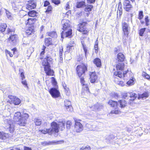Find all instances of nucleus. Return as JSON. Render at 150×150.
I'll list each match as a JSON object with an SVG mask.
<instances>
[{
    "mask_svg": "<svg viewBox=\"0 0 150 150\" xmlns=\"http://www.w3.org/2000/svg\"><path fill=\"white\" fill-rule=\"evenodd\" d=\"M52 59L49 55H47L46 57L45 58L42 62L43 65L44 71L47 75L48 76H53L54 72L50 68V64L52 63Z\"/></svg>",
    "mask_w": 150,
    "mask_h": 150,
    "instance_id": "1",
    "label": "nucleus"
},
{
    "mask_svg": "<svg viewBox=\"0 0 150 150\" xmlns=\"http://www.w3.org/2000/svg\"><path fill=\"white\" fill-rule=\"evenodd\" d=\"M29 117V115L27 113H23L21 115L20 112H17L14 114V119L18 122L17 124L20 126H24Z\"/></svg>",
    "mask_w": 150,
    "mask_h": 150,
    "instance_id": "2",
    "label": "nucleus"
},
{
    "mask_svg": "<svg viewBox=\"0 0 150 150\" xmlns=\"http://www.w3.org/2000/svg\"><path fill=\"white\" fill-rule=\"evenodd\" d=\"M87 70V67L84 64H82L78 65L76 67L77 74L79 77L83 76L86 71Z\"/></svg>",
    "mask_w": 150,
    "mask_h": 150,
    "instance_id": "3",
    "label": "nucleus"
},
{
    "mask_svg": "<svg viewBox=\"0 0 150 150\" xmlns=\"http://www.w3.org/2000/svg\"><path fill=\"white\" fill-rule=\"evenodd\" d=\"M125 67V64L123 63H118L116 65L117 71L114 73V75L117 76L120 78L122 77V74L120 72L123 70Z\"/></svg>",
    "mask_w": 150,
    "mask_h": 150,
    "instance_id": "4",
    "label": "nucleus"
},
{
    "mask_svg": "<svg viewBox=\"0 0 150 150\" xmlns=\"http://www.w3.org/2000/svg\"><path fill=\"white\" fill-rule=\"evenodd\" d=\"M5 124L7 125L9 129V131L11 133L13 132L15 129V125L14 122L12 120L8 118V117H6L4 120Z\"/></svg>",
    "mask_w": 150,
    "mask_h": 150,
    "instance_id": "5",
    "label": "nucleus"
},
{
    "mask_svg": "<svg viewBox=\"0 0 150 150\" xmlns=\"http://www.w3.org/2000/svg\"><path fill=\"white\" fill-rule=\"evenodd\" d=\"M122 28L124 34L123 36V39L125 40L127 38L129 34L128 30L129 28V25L125 22L122 23Z\"/></svg>",
    "mask_w": 150,
    "mask_h": 150,
    "instance_id": "6",
    "label": "nucleus"
},
{
    "mask_svg": "<svg viewBox=\"0 0 150 150\" xmlns=\"http://www.w3.org/2000/svg\"><path fill=\"white\" fill-rule=\"evenodd\" d=\"M75 125H74V130L77 132H80L83 130V125L79 122L81 121L80 120L74 119Z\"/></svg>",
    "mask_w": 150,
    "mask_h": 150,
    "instance_id": "7",
    "label": "nucleus"
},
{
    "mask_svg": "<svg viewBox=\"0 0 150 150\" xmlns=\"http://www.w3.org/2000/svg\"><path fill=\"white\" fill-rule=\"evenodd\" d=\"M49 92L53 98H57L60 96V93L57 88H51L49 90Z\"/></svg>",
    "mask_w": 150,
    "mask_h": 150,
    "instance_id": "8",
    "label": "nucleus"
},
{
    "mask_svg": "<svg viewBox=\"0 0 150 150\" xmlns=\"http://www.w3.org/2000/svg\"><path fill=\"white\" fill-rule=\"evenodd\" d=\"M51 128L49 129V131L52 134L53 133H57L59 132V127L58 124L55 122H52L51 124Z\"/></svg>",
    "mask_w": 150,
    "mask_h": 150,
    "instance_id": "9",
    "label": "nucleus"
},
{
    "mask_svg": "<svg viewBox=\"0 0 150 150\" xmlns=\"http://www.w3.org/2000/svg\"><path fill=\"white\" fill-rule=\"evenodd\" d=\"M123 7L124 9L127 11H129L132 7L129 0H125L123 3Z\"/></svg>",
    "mask_w": 150,
    "mask_h": 150,
    "instance_id": "10",
    "label": "nucleus"
},
{
    "mask_svg": "<svg viewBox=\"0 0 150 150\" xmlns=\"http://www.w3.org/2000/svg\"><path fill=\"white\" fill-rule=\"evenodd\" d=\"M64 141L61 140L59 141H52L48 142H44L42 143V144L43 145H51L54 144H59L63 143Z\"/></svg>",
    "mask_w": 150,
    "mask_h": 150,
    "instance_id": "11",
    "label": "nucleus"
},
{
    "mask_svg": "<svg viewBox=\"0 0 150 150\" xmlns=\"http://www.w3.org/2000/svg\"><path fill=\"white\" fill-rule=\"evenodd\" d=\"M8 97L12 101L15 105H18L21 103V101L20 99L16 97L9 96H8Z\"/></svg>",
    "mask_w": 150,
    "mask_h": 150,
    "instance_id": "12",
    "label": "nucleus"
},
{
    "mask_svg": "<svg viewBox=\"0 0 150 150\" xmlns=\"http://www.w3.org/2000/svg\"><path fill=\"white\" fill-rule=\"evenodd\" d=\"M75 46V44L74 41L73 40L71 41L67 46V51L69 52L72 51L74 49Z\"/></svg>",
    "mask_w": 150,
    "mask_h": 150,
    "instance_id": "13",
    "label": "nucleus"
},
{
    "mask_svg": "<svg viewBox=\"0 0 150 150\" xmlns=\"http://www.w3.org/2000/svg\"><path fill=\"white\" fill-rule=\"evenodd\" d=\"M90 80L91 83H95L97 79V76L95 72H92L90 73Z\"/></svg>",
    "mask_w": 150,
    "mask_h": 150,
    "instance_id": "14",
    "label": "nucleus"
},
{
    "mask_svg": "<svg viewBox=\"0 0 150 150\" xmlns=\"http://www.w3.org/2000/svg\"><path fill=\"white\" fill-rule=\"evenodd\" d=\"M9 136V135L8 133H5L3 132H0V142L4 141Z\"/></svg>",
    "mask_w": 150,
    "mask_h": 150,
    "instance_id": "15",
    "label": "nucleus"
},
{
    "mask_svg": "<svg viewBox=\"0 0 150 150\" xmlns=\"http://www.w3.org/2000/svg\"><path fill=\"white\" fill-rule=\"evenodd\" d=\"M27 5L26 8L29 10L34 9L36 7V4L34 1H30Z\"/></svg>",
    "mask_w": 150,
    "mask_h": 150,
    "instance_id": "16",
    "label": "nucleus"
},
{
    "mask_svg": "<svg viewBox=\"0 0 150 150\" xmlns=\"http://www.w3.org/2000/svg\"><path fill=\"white\" fill-rule=\"evenodd\" d=\"M86 23L83 22L81 24H79V27L78 29V30L80 32H84V34H86V28L85 26Z\"/></svg>",
    "mask_w": 150,
    "mask_h": 150,
    "instance_id": "17",
    "label": "nucleus"
},
{
    "mask_svg": "<svg viewBox=\"0 0 150 150\" xmlns=\"http://www.w3.org/2000/svg\"><path fill=\"white\" fill-rule=\"evenodd\" d=\"M64 105L67 110L68 111L72 110V108L71 106V102L68 100H66L64 101Z\"/></svg>",
    "mask_w": 150,
    "mask_h": 150,
    "instance_id": "18",
    "label": "nucleus"
},
{
    "mask_svg": "<svg viewBox=\"0 0 150 150\" xmlns=\"http://www.w3.org/2000/svg\"><path fill=\"white\" fill-rule=\"evenodd\" d=\"M58 125L59 127V129L61 130H63L65 128V121L64 119H61L58 120Z\"/></svg>",
    "mask_w": 150,
    "mask_h": 150,
    "instance_id": "19",
    "label": "nucleus"
},
{
    "mask_svg": "<svg viewBox=\"0 0 150 150\" xmlns=\"http://www.w3.org/2000/svg\"><path fill=\"white\" fill-rule=\"evenodd\" d=\"M72 30L71 29H69V30L65 32V33L64 34V32L62 31L61 33V38H63V36L65 37H69L72 34Z\"/></svg>",
    "mask_w": 150,
    "mask_h": 150,
    "instance_id": "20",
    "label": "nucleus"
},
{
    "mask_svg": "<svg viewBox=\"0 0 150 150\" xmlns=\"http://www.w3.org/2000/svg\"><path fill=\"white\" fill-rule=\"evenodd\" d=\"M125 59L124 55L121 53H119L117 55V60L119 62H123Z\"/></svg>",
    "mask_w": 150,
    "mask_h": 150,
    "instance_id": "21",
    "label": "nucleus"
},
{
    "mask_svg": "<svg viewBox=\"0 0 150 150\" xmlns=\"http://www.w3.org/2000/svg\"><path fill=\"white\" fill-rule=\"evenodd\" d=\"M63 28L62 29L65 30H68L69 29H70V24H69V21L68 20H65V22L63 26Z\"/></svg>",
    "mask_w": 150,
    "mask_h": 150,
    "instance_id": "22",
    "label": "nucleus"
},
{
    "mask_svg": "<svg viewBox=\"0 0 150 150\" xmlns=\"http://www.w3.org/2000/svg\"><path fill=\"white\" fill-rule=\"evenodd\" d=\"M129 103L130 104L131 103V101L134 100L137 97V95L135 93L131 92L129 93Z\"/></svg>",
    "mask_w": 150,
    "mask_h": 150,
    "instance_id": "23",
    "label": "nucleus"
},
{
    "mask_svg": "<svg viewBox=\"0 0 150 150\" xmlns=\"http://www.w3.org/2000/svg\"><path fill=\"white\" fill-rule=\"evenodd\" d=\"M12 52H11L8 50L6 49L5 50V52L7 56V54H8L11 57H12L13 56V54H14L16 52V49L15 48H13L11 50Z\"/></svg>",
    "mask_w": 150,
    "mask_h": 150,
    "instance_id": "24",
    "label": "nucleus"
},
{
    "mask_svg": "<svg viewBox=\"0 0 150 150\" xmlns=\"http://www.w3.org/2000/svg\"><path fill=\"white\" fill-rule=\"evenodd\" d=\"M36 19L35 18H28L26 22V25H32V24H34L35 21H36Z\"/></svg>",
    "mask_w": 150,
    "mask_h": 150,
    "instance_id": "25",
    "label": "nucleus"
},
{
    "mask_svg": "<svg viewBox=\"0 0 150 150\" xmlns=\"http://www.w3.org/2000/svg\"><path fill=\"white\" fill-rule=\"evenodd\" d=\"M126 101L124 100H119L118 103H117V105L119 106V105H120V106L121 108L125 107L126 106Z\"/></svg>",
    "mask_w": 150,
    "mask_h": 150,
    "instance_id": "26",
    "label": "nucleus"
},
{
    "mask_svg": "<svg viewBox=\"0 0 150 150\" xmlns=\"http://www.w3.org/2000/svg\"><path fill=\"white\" fill-rule=\"evenodd\" d=\"M94 63L98 67H100L101 66V62L100 59L97 58L94 59L93 61Z\"/></svg>",
    "mask_w": 150,
    "mask_h": 150,
    "instance_id": "27",
    "label": "nucleus"
},
{
    "mask_svg": "<svg viewBox=\"0 0 150 150\" xmlns=\"http://www.w3.org/2000/svg\"><path fill=\"white\" fill-rule=\"evenodd\" d=\"M122 6L121 2L119 3L118 9L119 10V12L117 11V17H118V15H119V18H120L122 14Z\"/></svg>",
    "mask_w": 150,
    "mask_h": 150,
    "instance_id": "28",
    "label": "nucleus"
},
{
    "mask_svg": "<svg viewBox=\"0 0 150 150\" xmlns=\"http://www.w3.org/2000/svg\"><path fill=\"white\" fill-rule=\"evenodd\" d=\"M108 104L112 107H117L118 105L117 102L112 100H109Z\"/></svg>",
    "mask_w": 150,
    "mask_h": 150,
    "instance_id": "29",
    "label": "nucleus"
},
{
    "mask_svg": "<svg viewBox=\"0 0 150 150\" xmlns=\"http://www.w3.org/2000/svg\"><path fill=\"white\" fill-rule=\"evenodd\" d=\"M17 38L16 35L13 34L11 35H10L9 38H8V40L9 41H11L13 42H14L15 40H16V39Z\"/></svg>",
    "mask_w": 150,
    "mask_h": 150,
    "instance_id": "30",
    "label": "nucleus"
},
{
    "mask_svg": "<svg viewBox=\"0 0 150 150\" xmlns=\"http://www.w3.org/2000/svg\"><path fill=\"white\" fill-rule=\"evenodd\" d=\"M47 33L49 36L52 38H55L57 36V34L56 32L54 31L48 32Z\"/></svg>",
    "mask_w": 150,
    "mask_h": 150,
    "instance_id": "31",
    "label": "nucleus"
},
{
    "mask_svg": "<svg viewBox=\"0 0 150 150\" xmlns=\"http://www.w3.org/2000/svg\"><path fill=\"white\" fill-rule=\"evenodd\" d=\"M33 27H31L28 28L26 30L25 32L28 35H30L32 33H33Z\"/></svg>",
    "mask_w": 150,
    "mask_h": 150,
    "instance_id": "32",
    "label": "nucleus"
},
{
    "mask_svg": "<svg viewBox=\"0 0 150 150\" xmlns=\"http://www.w3.org/2000/svg\"><path fill=\"white\" fill-rule=\"evenodd\" d=\"M93 8V6L92 5H88L86 6L85 11L86 12H89L92 10Z\"/></svg>",
    "mask_w": 150,
    "mask_h": 150,
    "instance_id": "33",
    "label": "nucleus"
},
{
    "mask_svg": "<svg viewBox=\"0 0 150 150\" xmlns=\"http://www.w3.org/2000/svg\"><path fill=\"white\" fill-rule=\"evenodd\" d=\"M7 27V25L5 23L2 24L0 26V31L1 32H4Z\"/></svg>",
    "mask_w": 150,
    "mask_h": 150,
    "instance_id": "34",
    "label": "nucleus"
},
{
    "mask_svg": "<svg viewBox=\"0 0 150 150\" xmlns=\"http://www.w3.org/2000/svg\"><path fill=\"white\" fill-rule=\"evenodd\" d=\"M85 2L83 1L77 2L76 4V7L80 8L83 7L85 5Z\"/></svg>",
    "mask_w": 150,
    "mask_h": 150,
    "instance_id": "35",
    "label": "nucleus"
},
{
    "mask_svg": "<svg viewBox=\"0 0 150 150\" xmlns=\"http://www.w3.org/2000/svg\"><path fill=\"white\" fill-rule=\"evenodd\" d=\"M34 122L36 125L39 126L42 123V120L40 119H34Z\"/></svg>",
    "mask_w": 150,
    "mask_h": 150,
    "instance_id": "36",
    "label": "nucleus"
},
{
    "mask_svg": "<svg viewBox=\"0 0 150 150\" xmlns=\"http://www.w3.org/2000/svg\"><path fill=\"white\" fill-rule=\"evenodd\" d=\"M39 131L40 132L43 134H46L48 133L49 134H51V133L49 131V129H44L42 130H40Z\"/></svg>",
    "mask_w": 150,
    "mask_h": 150,
    "instance_id": "37",
    "label": "nucleus"
},
{
    "mask_svg": "<svg viewBox=\"0 0 150 150\" xmlns=\"http://www.w3.org/2000/svg\"><path fill=\"white\" fill-rule=\"evenodd\" d=\"M36 11L34 10L30 11L28 13V16L31 17H34L36 16Z\"/></svg>",
    "mask_w": 150,
    "mask_h": 150,
    "instance_id": "38",
    "label": "nucleus"
},
{
    "mask_svg": "<svg viewBox=\"0 0 150 150\" xmlns=\"http://www.w3.org/2000/svg\"><path fill=\"white\" fill-rule=\"evenodd\" d=\"M52 42V39L51 38H48L45 39V43L46 45L48 46L49 45L51 44Z\"/></svg>",
    "mask_w": 150,
    "mask_h": 150,
    "instance_id": "39",
    "label": "nucleus"
},
{
    "mask_svg": "<svg viewBox=\"0 0 150 150\" xmlns=\"http://www.w3.org/2000/svg\"><path fill=\"white\" fill-rule=\"evenodd\" d=\"M121 113V112L120 110H118L117 108H115V110H112L110 112V114H119Z\"/></svg>",
    "mask_w": 150,
    "mask_h": 150,
    "instance_id": "40",
    "label": "nucleus"
},
{
    "mask_svg": "<svg viewBox=\"0 0 150 150\" xmlns=\"http://www.w3.org/2000/svg\"><path fill=\"white\" fill-rule=\"evenodd\" d=\"M82 45L83 48L84 52L85 57L86 58L87 56H88V52H87V50L86 49V47L84 45H83V44H82Z\"/></svg>",
    "mask_w": 150,
    "mask_h": 150,
    "instance_id": "41",
    "label": "nucleus"
},
{
    "mask_svg": "<svg viewBox=\"0 0 150 150\" xmlns=\"http://www.w3.org/2000/svg\"><path fill=\"white\" fill-rule=\"evenodd\" d=\"M72 123L71 121L69 120L67 121L66 123V127L67 129H69L71 127V126L72 125Z\"/></svg>",
    "mask_w": 150,
    "mask_h": 150,
    "instance_id": "42",
    "label": "nucleus"
},
{
    "mask_svg": "<svg viewBox=\"0 0 150 150\" xmlns=\"http://www.w3.org/2000/svg\"><path fill=\"white\" fill-rule=\"evenodd\" d=\"M91 147L88 145L86 147L82 146L80 148L79 150H90Z\"/></svg>",
    "mask_w": 150,
    "mask_h": 150,
    "instance_id": "43",
    "label": "nucleus"
},
{
    "mask_svg": "<svg viewBox=\"0 0 150 150\" xmlns=\"http://www.w3.org/2000/svg\"><path fill=\"white\" fill-rule=\"evenodd\" d=\"M83 88L84 89V90L86 91H88V92H89V88H88V85L86 84H83Z\"/></svg>",
    "mask_w": 150,
    "mask_h": 150,
    "instance_id": "44",
    "label": "nucleus"
},
{
    "mask_svg": "<svg viewBox=\"0 0 150 150\" xmlns=\"http://www.w3.org/2000/svg\"><path fill=\"white\" fill-rule=\"evenodd\" d=\"M149 96L148 93L147 92H145L142 94L141 96V97L142 99L144 98H146Z\"/></svg>",
    "mask_w": 150,
    "mask_h": 150,
    "instance_id": "45",
    "label": "nucleus"
},
{
    "mask_svg": "<svg viewBox=\"0 0 150 150\" xmlns=\"http://www.w3.org/2000/svg\"><path fill=\"white\" fill-rule=\"evenodd\" d=\"M14 31L15 30L14 29H11L9 28H8L7 30L8 33L11 35L14 34Z\"/></svg>",
    "mask_w": 150,
    "mask_h": 150,
    "instance_id": "46",
    "label": "nucleus"
},
{
    "mask_svg": "<svg viewBox=\"0 0 150 150\" xmlns=\"http://www.w3.org/2000/svg\"><path fill=\"white\" fill-rule=\"evenodd\" d=\"M143 17V12L142 11H140L139 12L138 18L141 20Z\"/></svg>",
    "mask_w": 150,
    "mask_h": 150,
    "instance_id": "47",
    "label": "nucleus"
},
{
    "mask_svg": "<svg viewBox=\"0 0 150 150\" xmlns=\"http://www.w3.org/2000/svg\"><path fill=\"white\" fill-rule=\"evenodd\" d=\"M52 80L51 82L52 84L54 86L56 85L57 84V82L56 81L54 77H51Z\"/></svg>",
    "mask_w": 150,
    "mask_h": 150,
    "instance_id": "48",
    "label": "nucleus"
},
{
    "mask_svg": "<svg viewBox=\"0 0 150 150\" xmlns=\"http://www.w3.org/2000/svg\"><path fill=\"white\" fill-rule=\"evenodd\" d=\"M146 28H142L139 31V34L140 36H143L144 32H145Z\"/></svg>",
    "mask_w": 150,
    "mask_h": 150,
    "instance_id": "49",
    "label": "nucleus"
},
{
    "mask_svg": "<svg viewBox=\"0 0 150 150\" xmlns=\"http://www.w3.org/2000/svg\"><path fill=\"white\" fill-rule=\"evenodd\" d=\"M142 76L145 77L146 79L150 80V76L145 72H144L143 73Z\"/></svg>",
    "mask_w": 150,
    "mask_h": 150,
    "instance_id": "50",
    "label": "nucleus"
},
{
    "mask_svg": "<svg viewBox=\"0 0 150 150\" xmlns=\"http://www.w3.org/2000/svg\"><path fill=\"white\" fill-rule=\"evenodd\" d=\"M64 87L65 90V92H66L67 94V95H69L70 93V91L69 90V88L67 87L66 86L65 87L64 86Z\"/></svg>",
    "mask_w": 150,
    "mask_h": 150,
    "instance_id": "51",
    "label": "nucleus"
},
{
    "mask_svg": "<svg viewBox=\"0 0 150 150\" xmlns=\"http://www.w3.org/2000/svg\"><path fill=\"white\" fill-rule=\"evenodd\" d=\"M134 82L133 79H130L127 82V84L129 86L132 85Z\"/></svg>",
    "mask_w": 150,
    "mask_h": 150,
    "instance_id": "52",
    "label": "nucleus"
},
{
    "mask_svg": "<svg viewBox=\"0 0 150 150\" xmlns=\"http://www.w3.org/2000/svg\"><path fill=\"white\" fill-rule=\"evenodd\" d=\"M52 1L53 3L56 5L60 3V1L59 0H52Z\"/></svg>",
    "mask_w": 150,
    "mask_h": 150,
    "instance_id": "53",
    "label": "nucleus"
},
{
    "mask_svg": "<svg viewBox=\"0 0 150 150\" xmlns=\"http://www.w3.org/2000/svg\"><path fill=\"white\" fill-rule=\"evenodd\" d=\"M114 138L115 137L113 135H110L107 137L106 139L108 140H110L114 139Z\"/></svg>",
    "mask_w": 150,
    "mask_h": 150,
    "instance_id": "54",
    "label": "nucleus"
},
{
    "mask_svg": "<svg viewBox=\"0 0 150 150\" xmlns=\"http://www.w3.org/2000/svg\"><path fill=\"white\" fill-rule=\"evenodd\" d=\"M83 76H81V77H80V81L81 83L83 85V84H85V81L84 80V78L83 77Z\"/></svg>",
    "mask_w": 150,
    "mask_h": 150,
    "instance_id": "55",
    "label": "nucleus"
},
{
    "mask_svg": "<svg viewBox=\"0 0 150 150\" xmlns=\"http://www.w3.org/2000/svg\"><path fill=\"white\" fill-rule=\"evenodd\" d=\"M46 48V47H45L44 46H43V48L42 49V51L40 53V55L41 56H42L45 53V49Z\"/></svg>",
    "mask_w": 150,
    "mask_h": 150,
    "instance_id": "56",
    "label": "nucleus"
},
{
    "mask_svg": "<svg viewBox=\"0 0 150 150\" xmlns=\"http://www.w3.org/2000/svg\"><path fill=\"white\" fill-rule=\"evenodd\" d=\"M94 48L95 50V52L96 53H97L98 51V46L97 45H94Z\"/></svg>",
    "mask_w": 150,
    "mask_h": 150,
    "instance_id": "57",
    "label": "nucleus"
},
{
    "mask_svg": "<svg viewBox=\"0 0 150 150\" xmlns=\"http://www.w3.org/2000/svg\"><path fill=\"white\" fill-rule=\"evenodd\" d=\"M63 53V48H60L59 50V56H62Z\"/></svg>",
    "mask_w": 150,
    "mask_h": 150,
    "instance_id": "58",
    "label": "nucleus"
},
{
    "mask_svg": "<svg viewBox=\"0 0 150 150\" xmlns=\"http://www.w3.org/2000/svg\"><path fill=\"white\" fill-rule=\"evenodd\" d=\"M22 83L25 86H27V84L26 83V81L24 79H22Z\"/></svg>",
    "mask_w": 150,
    "mask_h": 150,
    "instance_id": "59",
    "label": "nucleus"
},
{
    "mask_svg": "<svg viewBox=\"0 0 150 150\" xmlns=\"http://www.w3.org/2000/svg\"><path fill=\"white\" fill-rule=\"evenodd\" d=\"M15 5V4H12L13 6V10L14 11H18V8L17 7H14V6Z\"/></svg>",
    "mask_w": 150,
    "mask_h": 150,
    "instance_id": "60",
    "label": "nucleus"
},
{
    "mask_svg": "<svg viewBox=\"0 0 150 150\" xmlns=\"http://www.w3.org/2000/svg\"><path fill=\"white\" fill-rule=\"evenodd\" d=\"M127 93H124L123 94V98L126 99L127 98Z\"/></svg>",
    "mask_w": 150,
    "mask_h": 150,
    "instance_id": "61",
    "label": "nucleus"
},
{
    "mask_svg": "<svg viewBox=\"0 0 150 150\" xmlns=\"http://www.w3.org/2000/svg\"><path fill=\"white\" fill-rule=\"evenodd\" d=\"M69 9V2H67L66 5V10H68Z\"/></svg>",
    "mask_w": 150,
    "mask_h": 150,
    "instance_id": "62",
    "label": "nucleus"
},
{
    "mask_svg": "<svg viewBox=\"0 0 150 150\" xmlns=\"http://www.w3.org/2000/svg\"><path fill=\"white\" fill-rule=\"evenodd\" d=\"M50 4L49 2L47 1H45L44 6H46L49 5Z\"/></svg>",
    "mask_w": 150,
    "mask_h": 150,
    "instance_id": "63",
    "label": "nucleus"
},
{
    "mask_svg": "<svg viewBox=\"0 0 150 150\" xmlns=\"http://www.w3.org/2000/svg\"><path fill=\"white\" fill-rule=\"evenodd\" d=\"M118 84L121 86H123L125 85L123 82L122 81H119L118 83Z\"/></svg>",
    "mask_w": 150,
    "mask_h": 150,
    "instance_id": "64",
    "label": "nucleus"
}]
</instances>
